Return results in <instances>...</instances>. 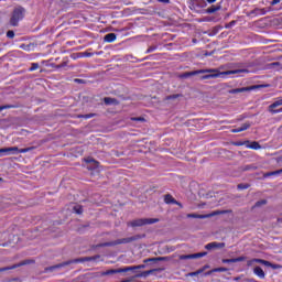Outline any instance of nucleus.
<instances>
[{
    "instance_id": "nucleus-1",
    "label": "nucleus",
    "mask_w": 282,
    "mask_h": 282,
    "mask_svg": "<svg viewBox=\"0 0 282 282\" xmlns=\"http://www.w3.org/2000/svg\"><path fill=\"white\" fill-rule=\"evenodd\" d=\"M248 69H234V70H226V72H219L218 69L212 68V69H198L185 73L183 75V78H188L191 76H197L199 74H205L200 77V80H210V78H224L225 76H230L232 74H248Z\"/></svg>"
},
{
    "instance_id": "nucleus-2",
    "label": "nucleus",
    "mask_w": 282,
    "mask_h": 282,
    "mask_svg": "<svg viewBox=\"0 0 282 282\" xmlns=\"http://www.w3.org/2000/svg\"><path fill=\"white\" fill-rule=\"evenodd\" d=\"M96 259H100V256H94V257H84V258H77L73 260H68L52 267H47L44 269V272H54V270H61V268H65L67 265H72V263H85L87 261H96Z\"/></svg>"
},
{
    "instance_id": "nucleus-3",
    "label": "nucleus",
    "mask_w": 282,
    "mask_h": 282,
    "mask_svg": "<svg viewBox=\"0 0 282 282\" xmlns=\"http://www.w3.org/2000/svg\"><path fill=\"white\" fill-rule=\"evenodd\" d=\"M139 239H142V236L137 235V236H132V237H128V238L117 239V240L110 241V242H104V243L98 245L97 248H110L113 246L132 243V241H138Z\"/></svg>"
},
{
    "instance_id": "nucleus-4",
    "label": "nucleus",
    "mask_w": 282,
    "mask_h": 282,
    "mask_svg": "<svg viewBox=\"0 0 282 282\" xmlns=\"http://www.w3.org/2000/svg\"><path fill=\"white\" fill-rule=\"evenodd\" d=\"M160 219L158 218H139L128 223V226L131 228H140V226H149L151 224H158Z\"/></svg>"
},
{
    "instance_id": "nucleus-5",
    "label": "nucleus",
    "mask_w": 282,
    "mask_h": 282,
    "mask_svg": "<svg viewBox=\"0 0 282 282\" xmlns=\"http://www.w3.org/2000/svg\"><path fill=\"white\" fill-rule=\"evenodd\" d=\"M24 12H25V9L21 7L15 8L10 19V25H12L13 28H17V25H19V21L23 20Z\"/></svg>"
},
{
    "instance_id": "nucleus-6",
    "label": "nucleus",
    "mask_w": 282,
    "mask_h": 282,
    "mask_svg": "<svg viewBox=\"0 0 282 282\" xmlns=\"http://www.w3.org/2000/svg\"><path fill=\"white\" fill-rule=\"evenodd\" d=\"M228 210H216L210 214L199 215V214H187L189 219H210V217H215L217 215H226Z\"/></svg>"
},
{
    "instance_id": "nucleus-7",
    "label": "nucleus",
    "mask_w": 282,
    "mask_h": 282,
    "mask_svg": "<svg viewBox=\"0 0 282 282\" xmlns=\"http://www.w3.org/2000/svg\"><path fill=\"white\" fill-rule=\"evenodd\" d=\"M6 155H19V148H2L0 149V158H6Z\"/></svg>"
},
{
    "instance_id": "nucleus-8",
    "label": "nucleus",
    "mask_w": 282,
    "mask_h": 282,
    "mask_svg": "<svg viewBox=\"0 0 282 282\" xmlns=\"http://www.w3.org/2000/svg\"><path fill=\"white\" fill-rule=\"evenodd\" d=\"M221 248H226V242H209L205 246V250H219Z\"/></svg>"
},
{
    "instance_id": "nucleus-9",
    "label": "nucleus",
    "mask_w": 282,
    "mask_h": 282,
    "mask_svg": "<svg viewBox=\"0 0 282 282\" xmlns=\"http://www.w3.org/2000/svg\"><path fill=\"white\" fill-rule=\"evenodd\" d=\"M29 263H32V260H24L18 264H13L11 267L2 268L0 269V272H6L8 270H17V268H21V265H29Z\"/></svg>"
},
{
    "instance_id": "nucleus-10",
    "label": "nucleus",
    "mask_w": 282,
    "mask_h": 282,
    "mask_svg": "<svg viewBox=\"0 0 282 282\" xmlns=\"http://www.w3.org/2000/svg\"><path fill=\"white\" fill-rule=\"evenodd\" d=\"M253 263H261L262 265H267L268 268H270V265H272V263H270V261L268 260H263V259H258V258H254V259H251L247 262V265H252Z\"/></svg>"
},
{
    "instance_id": "nucleus-11",
    "label": "nucleus",
    "mask_w": 282,
    "mask_h": 282,
    "mask_svg": "<svg viewBox=\"0 0 282 282\" xmlns=\"http://www.w3.org/2000/svg\"><path fill=\"white\" fill-rule=\"evenodd\" d=\"M144 268H147L145 264L126 267V268H121V272H135V270H144Z\"/></svg>"
},
{
    "instance_id": "nucleus-12",
    "label": "nucleus",
    "mask_w": 282,
    "mask_h": 282,
    "mask_svg": "<svg viewBox=\"0 0 282 282\" xmlns=\"http://www.w3.org/2000/svg\"><path fill=\"white\" fill-rule=\"evenodd\" d=\"M221 261L223 263H240L241 261H246V257L241 256L232 259H223Z\"/></svg>"
},
{
    "instance_id": "nucleus-13",
    "label": "nucleus",
    "mask_w": 282,
    "mask_h": 282,
    "mask_svg": "<svg viewBox=\"0 0 282 282\" xmlns=\"http://www.w3.org/2000/svg\"><path fill=\"white\" fill-rule=\"evenodd\" d=\"M253 274H256V276H258L259 279H265V272L263 271V269H261V267H256L253 269Z\"/></svg>"
},
{
    "instance_id": "nucleus-14",
    "label": "nucleus",
    "mask_w": 282,
    "mask_h": 282,
    "mask_svg": "<svg viewBox=\"0 0 282 282\" xmlns=\"http://www.w3.org/2000/svg\"><path fill=\"white\" fill-rule=\"evenodd\" d=\"M249 127H250V122H246L240 128L232 129L231 133H241V131H248Z\"/></svg>"
},
{
    "instance_id": "nucleus-15",
    "label": "nucleus",
    "mask_w": 282,
    "mask_h": 282,
    "mask_svg": "<svg viewBox=\"0 0 282 282\" xmlns=\"http://www.w3.org/2000/svg\"><path fill=\"white\" fill-rule=\"evenodd\" d=\"M122 273V269H110L101 273L102 276H109L111 274H120Z\"/></svg>"
},
{
    "instance_id": "nucleus-16",
    "label": "nucleus",
    "mask_w": 282,
    "mask_h": 282,
    "mask_svg": "<svg viewBox=\"0 0 282 282\" xmlns=\"http://www.w3.org/2000/svg\"><path fill=\"white\" fill-rule=\"evenodd\" d=\"M281 105H282V99L280 98L269 106V111L271 113L272 111H276V107H281Z\"/></svg>"
},
{
    "instance_id": "nucleus-17",
    "label": "nucleus",
    "mask_w": 282,
    "mask_h": 282,
    "mask_svg": "<svg viewBox=\"0 0 282 282\" xmlns=\"http://www.w3.org/2000/svg\"><path fill=\"white\" fill-rule=\"evenodd\" d=\"M116 39H117L116 33H108L105 35L104 41L106 43H113V41H116Z\"/></svg>"
},
{
    "instance_id": "nucleus-18",
    "label": "nucleus",
    "mask_w": 282,
    "mask_h": 282,
    "mask_svg": "<svg viewBox=\"0 0 282 282\" xmlns=\"http://www.w3.org/2000/svg\"><path fill=\"white\" fill-rule=\"evenodd\" d=\"M158 261H166V257L149 258L143 260V263H151V262L155 263Z\"/></svg>"
},
{
    "instance_id": "nucleus-19",
    "label": "nucleus",
    "mask_w": 282,
    "mask_h": 282,
    "mask_svg": "<svg viewBox=\"0 0 282 282\" xmlns=\"http://www.w3.org/2000/svg\"><path fill=\"white\" fill-rule=\"evenodd\" d=\"M219 10H221V6H212L209 7L206 12L207 14H215V12H219Z\"/></svg>"
},
{
    "instance_id": "nucleus-20",
    "label": "nucleus",
    "mask_w": 282,
    "mask_h": 282,
    "mask_svg": "<svg viewBox=\"0 0 282 282\" xmlns=\"http://www.w3.org/2000/svg\"><path fill=\"white\" fill-rule=\"evenodd\" d=\"M243 91H250V88L248 87L235 88L229 90V94H243Z\"/></svg>"
},
{
    "instance_id": "nucleus-21",
    "label": "nucleus",
    "mask_w": 282,
    "mask_h": 282,
    "mask_svg": "<svg viewBox=\"0 0 282 282\" xmlns=\"http://www.w3.org/2000/svg\"><path fill=\"white\" fill-rule=\"evenodd\" d=\"M164 202H165V204H177V200L175 198H173V196L171 194H166L164 196Z\"/></svg>"
},
{
    "instance_id": "nucleus-22",
    "label": "nucleus",
    "mask_w": 282,
    "mask_h": 282,
    "mask_svg": "<svg viewBox=\"0 0 282 282\" xmlns=\"http://www.w3.org/2000/svg\"><path fill=\"white\" fill-rule=\"evenodd\" d=\"M105 105H118V99L111 97L104 98Z\"/></svg>"
},
{
    "instance_id": "nucleus-23",
    "label": "nucleus",
    "mask_w": 282,
    "mask_h": 282,
    "mask_svg": "<svg viewBox=\"0 0 282 282\" xmlns=\"http://www.w3.org/2000/svg\"><path fill=\"white\" fill-rule=\"evenodd\" d=\"M153 272H162V269H152L149 271H144L141 274H139L138 276H149L150 274H153Z\"/></svg>"
},
{
    "instance_id": "nucleus-24",
    "label": "nucleus",
    "mask_w": 282,
    "mask_h": 282,
    "mask_svg": "<svg viewBox=\"0 0 282 282\" xmlns=\"http://www.w3.org/2000/svg\"><path fill=\"white\" fill-rule=\"evenodd\" d=\"M249 149H253L254 151H259V149H261V144H259V142H257V141H253L249 145Z\"/></svg>"
},
{
    "instance_id": "nucleus-25",
    "label": "nucleus",
    "mask_w": 282,
    "mask_h": 282,
    "mask_svg": "<svg viewBox=\"0 0 282 282\" xmlns=\"http://www.w3.org/2000/svg\"><path fill=\"white\" fill-rule=\"evenodd\" d=\"M73 209H74V213H76V215H83V206H80V205H75V206L73 207Z\"/></svg>"
},
{
    "instance_id": "nucleus-26",
    "label": "nucleus",
    "mask_w": 282,
    "mask_h": 282,
    "mask_svg": "<svg viewBox=\"0 0 282 282\" xmlns=\"http://www.w3.org/2000/svg\"><path fill=\"white\" fill-rule=\"evenodd\" d=\"M265 204H268V200L267 199H262V200H258L253 208H259L260 206H265Z\"/></svg>"
},
{
    "instance_id": "nucleus-27",
    "label": "nucleus",
    "mask_w": 282,
    "mask_h": 282,
    "mask_svg": "<svg viewBox=\"0 0 282 282\" xmlns=\"http://www.w3.org/2000/svg\"><path fill=\"white\" fill-rule=\"evenodd\" d=\"M206 254H208V252L204 251V252L193 253V257L194 259H202V257H206Z\"/></svg>"
},
{
    "instance_id": "nucleus-28",
    "label": "nucleus",
    "mask_w": 282,
    "mask_h": 282,
    "mask_svg": "<svg viewBox=\"0 0 282 282\" xmlns=\"http://www.w3.org/2000/svg\"><path fill=\"white\" fill-rule=\"evenodd\" d=\"M187 259H194L193 253L192 254H182V256H180L181 261H186Z\"/></svg>"
},
{
    "instance_id": "nucleus-29",
    "label": "nucleus",
    "mask_w": 282,
    "mask_h": 282,
    "mask_svg": "<svg viewBox=\"0 0 282 282\" xmlns=\"http://www.w3.org/2000/svg\"><path fill=\"white\" fill-rule=\"evenodd\" d=\"M30 151H34V147L19 149V153H30Z\"/></svg>"
},
{
    "instance_id": "nucleus-30",
    "label": "nucleus",
    "mask_w": 282,
    "mask_h": 282,
    "mask_svg": "<svg viewBox=\"0 0 282 282\" xmlns=\"http://www.w3.org/2000/svg\"><path fill=\"white\" fill-rule=\"evenodd\" d=\"M238 191H246L247 188H250L249 184H238L237 186Z\"/></svg>"
},
{
    "instance_id": "nucleus-31",
    "label": "nucleus",
    "mask_w": 282,
    "mask_h": 282,
    "mask_svg": "<svg viewBox=\"0 0 282 282\" xmlns=\"http://www.w3.org/2000/svg\"><path fill=\"white\" fill-rule=\"evenodd\" d=\"M62 67H67V61H63L61 64L55 65V69H62Z\"/></svg>"
},
{
    "instance_id": "nucleus-32",
    "label": "nucleus",
    "mask_w": 282,
    "mask_h": 282,
    "mask_svg": "<svg viewBox=\"0 0 282 282\" xmlns=\"http://www.w3.org/2000/svg\"><path fill=\"white\" fill-rule=\"evenodd\" d=\"M37 68H39V63H32L31 67L29 68V72H36Z\"/></svg>"
},
{
    "instance_id": "nucleus-33",
    "label": "nucleus",
    "mask_w": 282,
    "mask_h": 282,
    "mask_svg": "<svg viewBox=\"0 0 282 282\" xmlns=\"http://www.w3.org/2000/svg\"><path fill=\"white\" fill-rule=\"evenodd\" d=\"M213 272H228V268H224V267L215 268L213 269Z\"/></svg>"
},
{
    "instance_id": "nucleus-34",
    "label": "nucleus",
    "mask_w": 282,
    "mask_h": 282,
    "mask_svg": "<svg viewBox=\"0 0 282 282\" xmlns=\"http://www.w3.org/2000/svg\"><path fill=\"white\" fill-rule=\"evenodd\" d=\"M203 272H204V269H198V270L195 271V272H191V273H189V276H197V275L202 274Z\"/></svg>"
},
{
    "instance_id": "nucleus-35",
    "label": "nucleus",
    "mask_w": 282,
    "mask_h": 282,
    "mask_svg": "<svg viewBox=\"0 0 282 282\" xmlns=\"http://www.w3.org/2000/svg\"><path fill=\"white\" fill-rule=\"evenodd\" d=\"M252 14H265V10L264 9H256L252 11Z\"/></svg>"
},
{
    "instance_id": "nucleus-36",
    "label": "nucleus",
    "mask_w": 282,
    "mask_h": 282,
    "mask_svg": "<svg viewBox=\"0 0 282 282\" xmlns=\"http://www.w3.org/2000/svg\"><path fill=\"white\" fill-rule=\"evenodd\" d=\"M131 120L133 121V122H144V118H142V117H133V118H131Z\"/></svg>"
},
{
    "instance_id": "nucleus-37",
    "label": "nucleus",
    "mask_w": 282,
    "mask_h": 282,
    "mask_svg": "<svg viewBox=\"0 0 282 282\" xmlns=\"http://www.w3.org/2000/svg\"><path fill=\"white\" fill-rule=\"evenodd\" d=\"M3 109H14V106L13 105L0 106V111H3Z\"/></svg>"
},
{
    "instance_id": "nucleus-38",
    "label": "nucleus",
    "mask_w": 282,
    "mask_h": 282,
    "mask_svg": "<svg viewBox=\"0 0 282 282\" xmlns=\"http://www.w3.org/2000/svg\"><path fill=\"white\" fill-rule=\"evenodd\" d=\"M78 118H85V120H89V118H94V113L80 115Z\"/></svg>"
},
{
    "instance_id": "nucleus-39",
    "label": "nucleus",
    "mask_w": 282,
    "mask_h": 282,
    "mask_svg": "<svg viewBox=\"0 0 282 282\" xmlns=\"http://www.w3.org/2000/svg\"><path fill=\"white\" fill-rule=\"evenodd\" d=\"M7 39H14V31H12V30L8 31Z\"/></svg>"
},
{
    "instance_id": "nucleus-40",
    "label": "nucleus",
    "mask_w": 282,
    "mask_h": 282,
    "mask_svg": "<svg viewBox=\"0 0 282 282\" xmlns=\"http://www.w3.org/2000/svg\"><path fill=\"white\" fill-rule=\"evenodd\" d=\"M155 50H158V46H150V47L147 50L145 54H151V52H155Z\"/></svg>"
},
{
    "instance_id": "nucleus-41",
    "label": "nucleus",
    "mask_w": 282,
    "mask_h": 282,
    "mask_svg": "<svg viewBox=\"0 0 282 282\" xmlns=\"http://www.w3.org/2000/svg\"><path fill=\"white\" fill-rule=\"evenodd\" d=\"M198 3H200V8H206V1L205 0H197Z\"/></svg>"
},
{
    "instance_id": "nucleus-42",
    "label": "nucleus",
    "mask_w": 282,
    "mask_h": 282,
    "mask_svg": "<svg viewBox=\"0 0 282 282\" xmlns=\"http://www.w3.org/2000/svg\"><path fill=\"white\" fill-rule=\"evenodd\" d=\"M271 113H282V107L280 109L271 110Z\"/></svg>"
},
{
    "instance_id": "nucleus-43",
    "label": "nucleus",
    "mask_w": 282,
    "mask_h": 282,
    "mask_svg": "<svg viewBox=\"0 0 282 282\" xmlns=\"http://www.w3.org/2000/svg\"><path fill=\"white\" fill-rule=\"evenodd\" d=\"M271 113H282V107L280 109L271 110Z\"/></svg>"
},
{
    "instance_id": "nucleus-44",
    "label": "nucleus",
    "mask_w": 282,
    "mask_h": 282,
    "mask_svg": "<svg viewBox=\"0 0 282 282\" xmlns=\"http://www.w3.org/2000/svg\"><path fill=\"white\" fill-rule=\"evenodd\" d=\"M282 173V169L281 170H278V171H274L271 173V175H281Z\"/></svg>"
},
{
    "instance_id": "nucleus-45",
    "label": "nucleus",
    "mask_w": 282,
    "mask_h": 282,
    "mask_svg": "<svg viewBox=\"0 0 282 282\" xmlns=\"http://www.w3.org/2000/svg\"><path fill=\"white\" fill-rule=\"evenodd\" d=\"M216 271H213V269L210 271H207L204 273V276H210V274H213Z\"/></svg>"
},
{
    "instance_id": "nucleus-46",
    "label": "nucleus",
    "mask_w": 282,
    "mask_h": 282,
    "mask_svg": "<svg viewBox=\"0 0 282 282\" xmlns=\"http://www.w3.org/2000/svg\"><path fill=\"white\" fill-rule=\"evenodd\" d=\"M180 95H173V96H169L167 100H174L175 98H177Z\"/></svg>"
},
{
    "instance_id": "nucleus-47",
    "label": "nucleus",
    "mask_w": 282,
    "mask_h": 282,
    "mask_svg": "<svg viewBox=\"0 0 282 282\" xmlns=\"http://www.w3.org/2000/svg\"><path fill=\"white\" fill-rule=\"evenodd\" d=\"M278 3H281V0H272L271 6H276Z\"/></svg>"
},
{
    "instance_id": "nucleus-48",
    "label": "nucleus",
    "mask_w": 282,
    "mask_h": 282,
    "mask_svg": "<svg viewBox=\"0 0 282 282\" xmlns=\"http://www.w3.org/2000/svg\"><path fill=\"white\" fill-rule=\"evenodd\" d=\"M86 162H87L88 164H91V162H96V160H94V159H91V158H88V159H86Z\"/></svg>"
},
{
    "instance_id": "nucleus-49",
    "label": "nucleus",
    "mask_w": 282,
    "mask_h": 282,
    "mask_svg": "<svg viewBox=\"0 0 282 282\" xmlns=\"http://www.w3.org/2000/svg\"><path fill=\"white\" fill-rule=\"evenodd\" d=\"M84 56H86L87 58L94 56V53H84Z\"/></svg>"
},
{
    "instance_id": "nucleus-50",
    "label": "nucleus",
    "mask_w": 282,
    "mask_h": 282,
    "mask_svg": "<svg viewBox=\"0 0 282 282\" xmlns=\"http://www.w3.org/2000/svg\"><path fill=\"white\" fill-rule=\"evenodd\" d=\"M176 206H180V208H184V206L182 205V203H180V202H177L176 200V203H174Z\"/></svg>"
},
{
    "instance_id": "nucleus-51",
    "label": "nucleus",
    "mask_w": 282,
    "mask_h": 282,
    "mask_svg": "<svg viewBox=\"0 0 282 282\" xmlns=\"http://www.w3.org/2000/svg\"><path fill=\"white\" fill-rule=\"evenodd\" d=\"M208 268H210V265L206 264L200 270H204V272H205L206 270H208Z\"/></svg>"
},
{
    "instance_id": "nucleus-52",
    "label": "nucleus",
    "mask_w": 282,
    "mask_h": 282,
    "mask_svg": "<svg viewBox=\"0 0 282 282\" xmlns=\"http://www.w3.org/2000/svg\"><path fill=\"white\" fill-rule=\"evenodd\" d=\"M160 3H170V0H158Z\"/></svg>"
},
{
    "instance_id": "nucleus-53",
    "label": "nucleus",
    "mask_w": 282,
    "mask_h": 282,
    "mask_svg": "<svg viewBox=\"0 0 282 282\" xmlns=\"http://www.w3.org/2000/svg\"><path fill=\"white\" fill-rule=\"evenodd\" d=\"M21 50H28V46L25 44L20 45Z\"/></svg>"
},
{
    "instance_id": "nucleus-54",
    "label": "nucleus",
    "mask_w": 282,
    "mask_h": 282,
    "mask_svg": "<svg viewBox=\"0 0 282 282\" xmlns=\"http://www.w3.org/2000/svg\"><path fill=\"white\" fill-rule=\"evenodd\" d=\"M217 0H206L207 3H215Z\"/></svg>"
},
{
    "instance_id": "nucleus-55",
    "label": "nucleus",
    "mask_w": 282,
    "mask_h": 282,
    "mask_svg": "<svg viewBox=\"0 0 282 282\" xmlns=\"http://www.w3.org/2000/svg\"><path fill=\"white\" fill-rule=\"evenodd\" d=\"M83 79H75V83H82Z\"/></svg>"
},
{
    "instance_id": "nucleus-56",
    "label": "nucleus",
    "mask_w": 282,
    "mask_h": 282,
    "mask_svg": "<svg viewBox=\"0 0 282 282\" xmlns=\"http://www.w3.org/2000/svg\"><path fill=\"white\" fill-rule=\"evenodd\" d=\"M279 224H282V217L278 219Z\"/></svg>"
},
{
    "instance_id": "nucleus-57",
    "label": "nucleus",
    "mask_w": 282,
    "mask_h": 282,
    "mask_svg": "<svg viewBox=\"0 0 282 282\" xmlns=\"http://www.w3.org/2000/svg\"><path fill=\"white\" fill-rule=\"evenodd\" d=\"M235 23H236L235 21H231L229 25H235Z\"/></svg>"
},
{
    "instance_id": "nucleus-58",
    "label": "nucleus",
    "mask_w": 282,
    "mask_h": 282,
    "mask_svg": "<svg viewBox=\"0 0 282 282\" xmlns=\"http://www.w3.org/2000/svg\"><path fill=\"white\" fill-rule=\"evenodd\" d=\"M250 282H257L254 279L249 280Z\"/></svg>"
},
{
    "instance_id": "nucleus-59",
    "label": "nucleus",
    "mask_w": 282,
    "mask_h": 282,
    "mask_svg": "<svg viewBox=\"0 0 282 282\" xmlns=\"http://www.w3.org/2000/svg\"><path fill=\"white\" fill-rule=\"evenodd\" d=\"M235 281H239V278H236Z\"/></svg>"
},
{
    "instance_id": "nucleus-60",
    "label": "nucleus",
    "mask_w": 282,
    "mask_h": 282,
    "mask_svg": "<svg viewBox=\"0 0 282 282\" xmlns=\"http://www.w3.org/2000/svg\"><path fill=\"white\" fill-rule=\"evenodd\" d=\"M3 178L0 177V182H2Z\"/></svg>"
}]
</instances>
